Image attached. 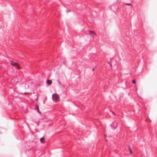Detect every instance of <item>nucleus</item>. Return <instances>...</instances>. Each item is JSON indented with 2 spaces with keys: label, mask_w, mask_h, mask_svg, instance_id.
I'll return each mask as SVG.
<instances>
[{
  "label": "nucleus",
  "mask_w": 157,
  "mask_h": 157,
  "mask_svg": "<svg viewBox=\"0 0 157 157\" xmlns=\"http://www.w3.org/2000/svg\"><path fill=\"white\" fill-rule=\"evenodd\" d=\"M52 99L55 102L59 101L60 98L59 95L56 94H53L52 95Z\"/></svg>",
  "instance_id": "obj_1"
},
{
  "label": "nucleus",
  "mask_w": 157,
  "mask_h": 157,
  "mask_svg": "<svg viewBox=\"0 0 157 157\" xmlns=\"http://www.w3.org/2000/svg\"><path fill=\"white\" fill-rule=\"evenodd\" d=\"M10 64H11L12 66L16 67L18 69H20L19 64L16 62L13 61H10Z\"/></svg>",
  "instance_id": "obj_2"
},
{
  "label": "nucleus",
  "mask_w": 157,
  "mask_h": 157,
  "mask_svg": "<svg viewBox=\"0 0 157 157\" xmlns=\"http://www.w3.org/2000/svg\"><path fill=\"white\" fill-rule=\"evenodd\" d=\"M6 129L0 126V134H2L3 133H5L6 132Z\"/></svg>",
  "instance_id": "obj_3"
},
{
  "label": "nucleus",
  "mask_w": 157,
  "mask_h": 157,
  "mask_svg": "<svg viewBox=\"0 0 157 157\" xmlns=\"http://www.w3.org/2000/svg\"><path fill=\"white\" fill-rule=\"evenodd\" d=\"M40 141L42 143H45V141L44 140V137L40 139Z\"/></svg>",
  "instance_id": "obj_4"
},
{
  "label": "nucleus",
  "mask_w": 157,
  "mask_h": 157,
  "mask_svg": "<svg viewBox=\"0 0 157 157\" xmlns=\"http://www.w3.org/2000/svg\"><path fill=\"white\" fill-rule=\"evenodd\" d=\"M47 83L50 85L52 83V81L50 80H48L47 81Z\"/></svg>",
  "instance_id": "obj_5"
},
{
  "label": "nucleus",
  "mask_w": 157,
  "mask_h": 157,
  "mask_svg": "<svg viewBox=\"0 0 157 157\" xmlns=\"http://www.w3.org/2000/svg\"><path fill=\"white\" fill-rule=\"evenodd\" d=\"M35 110L36 111H37L39 113H41L40 111L39 110V109H35Z\"/></svg>",
  "instance_id": "obj_6"
},
{
  "label": "nucleus",
  "mask_w": 157,
  "mask_h": 157,
  "mask_svg": "<svg viewBox=\"0 0 157 157\" xmlns=\"http://www.w3.org/2000/svg\"><path fill=\"white\" fill-rule=\"evenodd\" d=\"M89 32H90V34H95V33L94 31H89Z\"/></svg>",
  "instance_id": "obj_7"
},
{
  "label": "nucleus",
  "mask_w": 157,
  "mask_h": 157,
  "mask_svg": "<svg viewBox=\"0 0 157 157\" xmlns=\"http://www.w3.org/2000/svg\"><path fill=\"white\" fill-rule=\"evenodd\" d=\"M129 152H130V154H132V151L130 147H129Z\"/></svg>",
  "instance_id": "obj_8"
},
{
  "label": "nucleus",
  "mask_w": 157,
  "mask_h": 157,
  "mask_svg": "<svg viewBox=\"0 0 157 157\" xmlns=\"http://www.w3.org/2000/svg\"><path fill=\"white\" fill-rule=\"evenodd\" d=\"M132 82L133 83V84H135L136 83V81L135 80H133L132 81Z\"/></svg>",
  "instance_id": "obj_9"
},
{
  "label": "nucleus",
  "mask_w": 157,
  "mask_h": 157,
  "mask_svg": "<svg viewBox=\"0 0 157 157\" xmlns=\"http://www.w3.org/2000/svg\"><path fill=\"white\" fill-rule=\"evenodd\" d=\"M126 5H128V6H132V5L130 3H127V4H126Z\"/></svg>",
  "instance_id": "obj_10"
},
{
  "label": "nucleus",
  "mask_w": 157,
  "mask_h": 157,
  "mask_svg": "<svg viewBox=\"0 0 157 157\" xmlns=\"http://www.w3.org/2000/svg\"><path fill=\"white\" fill-rule=\"evenodd\" d=\"M94 69V67L93 69H92V70L93 71Z\"/></svg>",
  "instance_id": "obj_11"
},
{
  "label": "nucleus",
  "mask_w": 157,
  "mask_h": 157,
  "mask_svg": "<svg viewBox=\"0 0 157 157\" xmlns=\"http://www.w3.org/2000/svg\"><path fill=\"white\" fill-rule=\"evenodd\" d=\"M10 102H9V103H8V105H10Z\"/></svg>",
  "instance_id": "obj_12"
}]
</instances>
